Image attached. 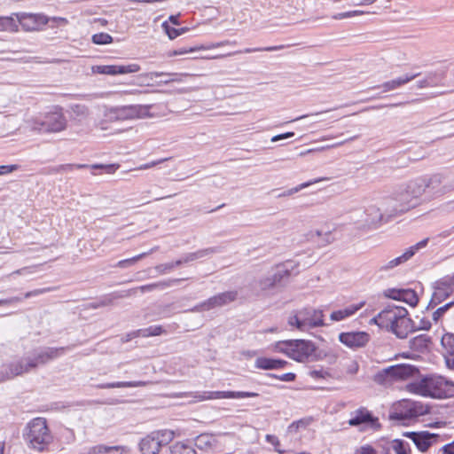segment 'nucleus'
Wrapping results in <instances>:
<instances>
[{
    "mask_svg": "<svg viewBox=\"0 0 454 454\" xmlns=\"http://www.w3.org/2000/svg\"><path fill=\"white\" fill-rule=\"evenodd\" d=\"M407 436L412 440L414 444L420 451H427L429 447L436 443L441 436L437 434L429 433L427 431L411 432Z\"/></svg>",
    "mask_w": 454,
    "mask_h": 454,
    "instance_id": "nucleus-20",
    "label": "nucleus"
},
{
    "mask_svg": "<svg viewBox=\"0 0 454 454\" xmlns=\"http://www.w3.org/2000/svg\"><path fill=\"white\" fill-rule=\"evenodd\" d=\"M194 444L198 449L207 451L216 446L217 440L214 434H201L195 438Z\"/></svg>",
    "mask_w": 454,
    "mask_h": 454,
    "instance_id": "nucleus-32",
    "label": "nucleus"
},
{
    "mask_svg": "<svg viewBox=\"0 0 454 454\" xmlns=\"http://www.w3.org/2000/svg\"><path fill=\"white\" fill-rule=\"evenodd\" d=\"M428 242V239H425L417 244L411 246L406 251L401 254L400 256L394 258L387 262H382L379 266V271H388L393 270L394 268L404 263L408 260H410L419 249L425 247Z\"/></svg>",
    "mask_w": 454,
    "mask_h": 454,
    "instance_id": "nucleus-14",
    "label": "nucleus"
},
{
    "mask_svg": "<svg viewBox=\"0 0 454 454\" xmlns=\"http://www.w3.org/2000/svg\"><path fill=\"white\" fill-rule=\"evenodd\" d=\"M23 435L27 445L37 451L44 450L52 441V435L43 418L32 419L26 427Z\"/></svg>",
    "mask_w": 454,
    "mask_h": 454,
    "instance_id": "nucleus-5",
    "label": "nucleus"
},
{
    "mask_svg": "<svg viewBox=\"0 0 454 454\" xmlns=\"http://www.w3.org/2000/svg\"><path fill=\"white\" fill-rule=\"evenodd\" d=\"M339 340L349 348H359L367 345L370 335L366 332L340 333Z\"/></svg>",
    "mask_w": 454,
    "mask_h": 454,
    "instance_id": "nucleus-18",
    "label": "nucleus"
},
{
    "mask_svg": "<svg viewBox=\"0 0 454 454\" xmlns=\"http://www.w3.org/2000/svg\"><path fill=\"white\" fill-rule=\"evenodd\" d=\"M302 321L305 324L308 332L311 329L325 326L324 311L311 306L298 309Z\"/></svg>",
    "mask_w": 454,
    "mask_h": 454,
    "instance_id": "nucleus-15",
    "label": "nucleus"
},
{
    "mask_svg": "<svg viewBox=\"0 0 454 454\" xmlns=\"http://www.w3.org/2000/svg\"><path fill=\"white\" fill-rule=\"evenodd\" d=\"M268 376L276 378L281 381H286V382L294 381L296 377L295 374L293 372H286V373H284L281 375H276V374L270 373V374H268Z\"/></svg>",
    "mask_w": 454,
    "mask_h": 454,
    "instance_id": "nucleus-55",
    "label": "nucleus"
},
{
    "mask_svg": "<svg viewBox=\"0 0 454 454\" xmlns=\"http://www.w3.org/2000/svg\"><path fill=\"white\" fill-rule=\"evenodd\" d=\"M0 31L16 32L18 31L17 18L0 17Z\"/></svg>",
    "mask_w": 454,
    "mask_h": 454,
    "instance_id": "nucleus-39",
    "label": "nucleus"
},
{
    "mask_svg": "<svg viewBox=\"0 0 454 454\" xmlns=\"http://www.w3.org/2000/svg\"><path fill=\"white\" fill-rule=\"evenodd\" d=\"M431 325H432L431 322L427 318L423 317L420 319L419 325H415V331H418V330L428 331L431 328Z\"/></svg>",
    "mask_w": 454,
    "mask_h": 454,
    "instance_id": "nucleus-60",
    "label": "nucleus"
},
{
    "mask_svg": "<svg viewBox=\"0 0 454 454\" xmlns=\"http://www.w3.org/2000/svg\"><path fill=\"white\" fill-rule=\"evenodd\" d=\"M389 371H391L392 380H407L419 374L418 367L408 364L389 366Z\"/></svg>",
    "mask_w": 454,
    "mask_h": 454,
    "instance_id": "nucleus-21",
    "label": "nucleus"
},
{
    "mask_svg": "<svg viewBox=\"0 0 454 454\" xmlns=\"http://www.w3.org/2000/svg\"><path fill=\"white\" fill-rule=\"evenodd\" d=\"M259 394L247 391H214V399L256 397Z\"/></svg>",
    "mask_w": 454,
    "mask_h": 454,
    "instance_id": "nucleus-33",
    "label": "nucleus"
},
{
    "mask_svg": "<svg viewBox=\"0 0 454 454\" xmlns=\"http://www.w3.org/2000/svg\"><path fill=\"white\" fill-rule=\"evenodd\" d=\"M321 179H316V180H313V181H309V182H307V183H302L300 185H298L297 187H294L293 189H290L286 194V195H291V194H294V192H298L299 191H301V189H304L308 186H309L310 184H315V183H317L318 181H320Z\"/></svg>",
    "mask_w": 454,
    "mask_h": 454,
    "instance_id": "nucleus-59",
    "label": "nucleus"
},
{
    "mask_svg": "<svg viewBox=\"0 0 454 454\" xmlns=\"http://www.w3.org/2000/svg\"><path fill=\"white\" fill-rule=\"evenodd\" d=\"M145 256H146V254H137V255H136V256H134L132 258H129V259L119 261L117 262V266L120 267V268L129 267L133 263L137 262V261L143 259Z\"/></svg>",
    "mask_w": 454,
    "mask_h": 454,
    "instance_id": "nucleus-50",
    "label": "nucleus"
},
{
    "mask_svg": "<svg viewBox=\"0 0 454 454\" xmlns=\"http://www.w3.org/2000/svg\"><path fill=\"white\" fill-rule=\"evenodd\" d=\"M170 454H196L190 442H176L169 447Z\"/></svg>",
    "mask_w": 454,
    "mask_h": 454,
    "instance_id": "nucleus-37",
    "label": "nucleus"
},
{
    "mask_svg": "<svg viewBox=\"0 0 454 454\" xmlns=\"http://www.w3.org/2000/svg\"><path fill=\"white\" fill-rule=\"evenodd\" d=\"M286 324L289 327V330L299 331V332H308L305 324L302 321V317L300 315L298 309L292 310L286 318Z\"/></svg>",
    "mask_w": 454,
    "mask_h": 454,
    "instance_id": "nucleus-31",
    "label": "nucleus"
},
{
    "mask_svg": "<svg viewBox=\"0 0 454 454\" xmlns=\"http://www.w3.org/2000/svg\"><path fill=\"white\" fill-rule=\"evenodd\" d=\"M364 305V302H361L359 304H352L342 309H339L333 311L330 315V318L332 321H341L351 316H353L356 311H358Z\"/></svg>",
    "mask_w": 454,
    "mask_h": 454,
    "instance_id": "nucleus-30",
    "label": "nucleus"
},
{
    "mask_svg": "<svg viewBox=\"0 0 454 454\" xmlns=\"http://www.w3.org/2000/svg\"><path fill=\"white\" fill-rule=\"evenodd\" d=\"M148 381H117L111 383H105L98 385V388H114V387H145L149 385Z\"/></svg>",
    "mask_w": 454,
    "mask_h": 454,
    "instance_id": "nucleus-36",
    "label": "nucleus"
},
{
    "mask_svg": "<svg viewBox=\"0 0 454 454\" xmlns=\"http://www.w3.org/2000/svg\"><path fill=\"white\" fill-rule=\"evenodd\" d=\"M206 301H207V306L208 310H211L215 308L223 307L222 304H220V300H219L217 294L208 298L207 300H206Z\"/></svg>",
    "mask_w": 454,
    "mask_h": 454,
    "instance_id": "nucleus-57",
    "label": "nucleus"
},
{
    "mask_svg": "<svg viewBox=\"0 0 454 454\" xmlns=\"http://www.w3.org/2000/svg\"><path fill=\"white\" fill-rule=\"evenodd\" d=\"M298 264L294 261H287L283 264L278 265L273 274L262 278L258 281L262 291L270 290L281 283L286 278L290 277Z\"/></svg>",
    "mask_w": 454,
    "mask_h": 454,
    "instance_id": "nucleus-10",
    "label": "nucleus"
},
{
    "mask_svg": "<svg viewBox=\"0 0 454 454\" xmlns=\"http://www.w3.org/2000/svg\"><path fill=\"white\" fill-rule=\"evenodd\" d=\"M66 348H45L44 349L41 350L40 352L36 353L35 357L32 359L36 362L37 365L39 364H46L48 361L52 360L54 358H57L60 356Z\"/></svg>",
    "mask_w": 454,
    "mask_h": 454,
    "instance_id": "nucleus-27",
    "label": "nucleus"
},
{
    "mask_svg": "<svg viewBox=\"0 0 454 454\" xmlns=\"http://www.w3.org/2000/svg\"><path fill=\"white\" fill-rule=\"evenodd\" d=\"M387 380H392L389 366L378 372L374 376V381L378 384H385Z\"/></svg>",
    "mask_w": 454,
    "mask_h": 454,
    "instance_id": "nucleus-47",
    "label": "nucleus"
},
{
    "mask_svg": "<svg viewBox=\"0 0 454 454\" xmlns=\"http://www.w3.org/2000/svg\"><path fill=\"white\" fill-rule=\"evenodd\" d=\"M287 362L282 359L258 357L255 360L254 365L262 370H276L285 367Z\"/></svg>",
    "mask_w": 454,
    "mask_h": 454,
    "instance_id": "nucleus-29",
    "label": "nucleus"
},
{
    "mask_svg": "<svg viewBox=\"0 0 454 454\" xmlns=\"http://www.w3.org/2000/svg\"><path fill=\"white\" fill-rule=\"evenodd\" d=\"M454 306V301H450L446 304H444L442 307H439L434 313H433V320L434 322H437L450 308Z\"/></svg>",
    "mask_w": 454,
    "mask_h": 454,
    "instance_id": "nucleus-48",
    "label": "nucleus"
},
{
    "mask_svg": "<svg viewBox=\"0 0 454 454\" xmlns=\"http://www.w3.org/2000/svg\"><path fill=\"white\" fill-rule=\"evenodd\" d=\"M395 450L396 454H408L405 444L402 441H399L396 443V445L395 446Z\"/></svg>",
    "mask_w": 454,
    "mask_h": 454,
    "instance_id": "nucleus-64",
    "label": "nucleus"
},
{
    "mask_svg": "<svg viewBox=\"0 0 454 454\" xmlns=\"http://www.w3.org/2000/svg\"><path fill=\"white\" fill-rule=\"evenodd\" d=\"M437 454H454V441L440 448Z\"/></svg>",
    "mask_w": 454,
    "mask_h": 454,
    "instance_id": "nucleus-61",
    "label": "nucleus"
},
{
    "mask_svg": "<svg viewBox=\"0 0 454 454\" xmlns=\"http://www.w3.org/2000/svg\"><path fill=\"white\" fill-rule=\"evenodd\" d=\"M183 280H184V278H171V279H168V280H164V281H160L157 283L141 286H138L136 288H131V289L121 292V293H114L112 294L101 297L98 301L90 302L88 307L90 309H98L101 307L109 306V305L113 304L114 300L135 295L137 294L138 291H140L141 293H145V292H153L156 289L163 290L167 287L176 285Z\"/></svg>",
    "mask_w": 454,
    "mask_h": 454,
    "instance_id": "nucleus-6",
    "label": "nucleus"
},
{
    "mask_svg": "<svg viewBox=\"0 0 454 454\" xmlns=\"http://www.w3.org/2000/svg\"><path fill=\"white\" fill-rule=\"evenodd\" d=\"M18 169L17 165H1L0 176L7 175Z\"/></svg>",
    "mask_w": 454,
    "mask_h": 454,
    "instance_id": "nucleus-62",
    "label": "nucleus"
},
{
    "mask_svg": "<svg viewBox=\"0 0 454 454\" xmlns=\"http://www.w3.org/2000/svg\"><path fill=\"white\" fill-rule=\"evenodd\" d=\"M31 129L39 132H60L66 129L67 119L60 108L27 119Z\"/></svg>",
    "mask_w": 454,
    "mask_h": 454,
    "instance_id": "nucleus-7",
    "label": "nucleus"
},
{
    "mask_svg": "<svg viewBox=\"0 0 454 454\" xmlns=\"http://www.w3.org/2000/svg\"><path fill=\"white\" fill-rule=\"evenodd\" d=\"M36 366V362H35L34 359H31V357L24 358L16 363H12L9 365L10 372L8 373V378H12L24 372H27Z\"/></svg>",
    "mask_w": 454,
    "mask_h": 454,
    "instance_id": "nucleus-24",
    "label": "nucleus"
},
{
    "mask_svg": "<svg viewBox=\"0 0 454 454\" xmlns=\"http://www.w3.org/2000/svg\"><path fill=\"white\" fill-rule=\"evenodd\" d=\"M49 19H50L49 22L52 23L51 25V27H59V26H66L67 24H68L67 19L63 18V17H51V18H49Z\"/></svg>",
    "mask_w": 454,
    "mask_h": 454,
    "instance_id": "nucleus-58",
    "label": "nucleus"
},
{
    "mask_svg": "<svg viewBox=\"0 0 454 454\" xmlns=\"http://www.w3.org/2000/svg\"><path fill=\"white\" fill-rule=\"evenodd\" d=\"M175 267H177L176 265V261L171 262L159 264L155 267V270L159 274L164 275V274L170 272Z\"/></svg>",
    "mask_w": 454,
    "mask_h": 454,
    "instance_id": "nucleus-52",
    "label": "nucleus"
},
{
    "mask_svg": "<svg viewBox=\"0 0 454 454\" xmlns=\"http://www.w3.org/2000/svg\"><path fill=\"white\" fill-rule=\"evenodd\" d=\"M153 105H128L106 108L104 116L109 121H122L150 117Z\"/></svg>",
    "mask_w": 454,
    "mask_h": 454,
    "instance_id": "nucleus-8",
    "label": "nucleus"
},
{
    "mask_svg": "<svg viewBox=\"0 0 454 454\" xmlns=\"http://www.w3.org/2000/svg\"><path fill=\"white\" fill-rule=\"evenodd\" d=\"M265 439L269 443L274 446L275 451L278 452V454H284L286 452L285 450L280 448V442L276 435L267 434L265 436Z\"/></svg>",
    "mask_w": 454,
    "mask_h": 454,
    "instance_id": "nucleus-51",
    "label": "nucleus"
},
{
    "mask_svg": "<svg viewBox=\"0 0 454 454\" xmlns=\"http://www.w3.org/2000/svg\"><path fill=\"white\" fill-rule=\"evenodd\" d=\"M449 296V293L442 287H437L434 292L427 308L434 307L442 302Z\"/></svg>",
    "mask_w": 454,
    "mask_h": 454,
    "instance_id": "nucleus-40",
    "label": "nucleus"
},
{
    "mask_svg": "<svg viewBox=\"0 0 454 454\" xmlns=\"http://www.w3.org/2000/svg\"><path fill=\"white\" fill-rule=\"evenodd\" d=\"M377 320L388 322L391 331L399 339H404L410 333L415 332V324L408 317V311L403 307L387 305L372 319L373 322Z\"/></svg>",
    "mask_w": 454,
    "mask_h": 454,
    "instance_id": "nucleus-4",
    "label": "nucleus"
},
{
    "mask_svg": "<svg viewBox=\"0 0 454 454\" xmlns=\"http://www.w3.org/2000/svg\"><path fill=\"white\" fill-rule=\"evenodd\" d=\"M217 296L220 300V304H222V306H225L237 300L238 291H226L223 293L217 294Z\"/></svg>",
    "mask_w": 454,
    "mask_h": 454,
    "instance_id": "nucleus-45",
    "label": "nucleus"
},
{
    "mask_svg": "<svg viewBox=\"0 0 454 454\" xmlns=\"http://www.w3.org/2000/svg\"><path fill=\"white\" fill-rule=\"evenodd\" d=\"M206 301H207V306L208 310H211L215 308L223 307L222 304H220V300H219L217 294L208 298L207 300H206Z\"/></svg>",
    "mask_w": 454,
    "mask_h": 454,
    "instance_id": "nucleus-56",
    "label": "nucleus"
},
{
    "mask_svg": "<svg viewBox=\"0 0 454 454\" xmlns=\"http://www.w3.org/2000/svg\"><path fill=\"white\" fill-rule=\"evenodd\" d=\"M124 448L121 446H106L98 444L89 449L88 454H121Z\"/></svg>",
    "mask_w": 454,
    "mask_h": 454,
    "instance_id": "nucleus-35",
    "label": "nucleus"
},
{
    "mask_svg": "<svg viewBox=\"0 0 454 454\" xmlns=\"http://www.w3.org/2000/svg\"><path fill=\"white\" fill-rule=\"evenodd\" d=\"M419 74H404L403 76L397 77L395 79H393L391 81H387L381 85L377 86V88H382L383 92H387L390 90H395L406 83L410 82L416 77H418Z\"/></svg>",
    "mask_w": 454,
    "mask_h": 454,
    "instance_id": "nucleus-28",
    "label": "nucleus"
},
{
    "mask_svg": "<svg viewBox=\"0 0 454 454\" xmlns=\"http://www.w3.org/2000/svg\"><path fill=\"white\" fill-rule=\"evenodd\" d=\"M284 48H286L285 45L269 46V47H264V48H247L243 51H238L233 53H228L226 55L231 56V55L238 54V53H252V52H258V51H276L283 50Z\"/></svg>",
    "mask_w": 454,
    "mask_h": 454,
    "instance_id": "nucleus-44",
    "label": "nucleus"
},
{
    "mask_svg": "<svg viewBox=\"0 0 454 454\" xmlns=\"http://www.w3.org/2000/svg\"><path fill=\"white\" fill-rule=\"evenodd\" d=\"M170 75H176V74H172V73H164V72H150V73L142 74L138 76V78L141 80V82H139V84L140 85L145 84L147 86H150V85H153L151 81H153V78L160 77V76H169L170 77Z\"/></svg>",
    "mask_w": 454,
    "mask_h": 454,
    "instance_id": "nucleus-41",
    "label": "nucleus"
},
{
    "mask_svg": "<svg viewBox=\"0 0 454 454\" xmlns=\"http://www.w3.org/2000/svg\"><path fill=\"white\" fill-rule=\"evenodd\" d=\"M348 425L351 427H359L362 431L368 428L379 429L380 427L379 419L374 417L370 411L364 407L351 413Z\"/></svg>",
    "mask_w": 454,
    "mask_h": 454,
    "instance_id": "nucleus-11",
    "label": "nucleus"
},
{
    "mask_svg": "<svg viewBox=\"0 0 454 454\" xmlns=\"http://www.w3.org/2000/svg\"><path fill=\"white\" fill-rule=\"evenodd\" d=\"M400 411L396 413L397 416L404 419H411L422 416L428 412L427 406H425L419 402L411 400H403L399 403Z\"/></svg>",
    "mask_w": 454,
    "mask_h": 454,
    "instance_id": "nucleus-19",
    "label": "nucleus"
},
{
    "mask_svg": "<svg viewBox=\"0 0 454 454\" xmlns=\"http://www.w3.org/2000/svg\"><path fill=\"white\" fill-rule=\"evenodd\" d=\"M18 25L20 24L26 31L39 30L43 25L49 23V17L41 13H20L16 14Z\"/></svg>",
    "mask_w": 454,
    "mask_h": 454,
    "instance_id": "nucleus-16",
    "label": "nucleus"
},
{
    "mask_svg": "<svg viewBox=\"0 0 454 454\" xmlns=\"http://www.w3.org/2000/svg\"><path fill=\"white\" fill-rule=\"evenodd\" d=\"M235 44H236L235 41L225 40V41H222V42H218V43H210L207 45H198V46L190 47V48L184 47V48H180L179 50H175L173 51H170L168 53V56L172 57V56L183 55V54H186L189 52H194V51H200V50H210V49L219 48V47H222L224 45H235Z\"/></svg>",
    "mask_w": 454,
    "mask_h": 454,
    "instance_id": "nucleus-25",
    "label": "nucleus"
},
{
    "mask_svg": "<svg viewBox=\"0 0 454 454\" xmlns=\"http://www.w3.org/2000/svg\"><path fill=\"white\" fill-rule=\"evenodd\" d=\"M415 181L417 184L422 183V194L427 192L431 196H441L450 191L447 186L442 185V176L439 174L433 175L430 177H419Z\"/></svg>",
    "mask_w": 454,
    "mask_h": 454,
    "instance_id": "nucleus-13",
    "label": "nucleus"
},
{
    "mask_svg": "<svg viewBox=\"0 0 454 454\" xmlns=\"http://www.w3.org/2000/svg\"><path fill=\"white\" fill-rule=\"evenodd\" d=\"M356 454H378V453H377L376 450L374 448H372V446L364 445V446L360 447V449H358L356 450Z\"/></svg>",
    "mask_w": 454,
    "mask_h": 454,
    "instance_id": "nucleus-63",
    "label": "nucleus"
},
{
    "mask_svg": "<svg viewBox=\"0 0 454 454\" xmlns=\"http://www.w3.org/2000/svg\"><path fill=\"white\" fill-rule=\"evenodd\" d=\"M71 116L78 121L85 120L90 115L89 107L82 104H74L70 106Z\"/></svg>",
    "mask_w": 454,
    "mask_h": 454,
    "instance_id": "nucleus-38",
    "label": "nucleus"
},
{
    "mask_svg": "<svg viewBox=\"0 0 454 454\" xmlns=\"http://www.w3.org/2000/svg\"><path fill=\"white\" fill-rule=\"evenodd\" d=\"M56 287H45V288H40V289H35L33 291L27 292L24 295L25 298H30L33 296H36L39 294H46L51 291L56 290Z\"/></svg>",
    "mask_w": 454,
    "mask_h": 454,
    "instance_id": "nucleus-53",
    "label": "nucleus"
},
{
    "mask_svg": "<svg viewBox=\"0 0 454 454\" xmlns=\"http://www.w3.org/2000/svg\"><path fill=\"white\" fill-rule=\"evenodd\" d=\"M219 249L217 247H208L198 250L196 252L188 253L184 254L182 258L176 261V266H181L185 263H189L191 262L201 259L206 256H209L215 253H218Z\"/></svg>",
    "mask_w": 454,
    "mask_h": 454,
    "instance_id": "nucleus-26",
    "label": "nucleus"
},
{
    "mask_svg": "<svg viewBox=\"0 0 454 454\" xmlns=\"http://www.w3.org/2000/svg\"><path fill=\"white\" fill-rule=\"evenodd\" d=\"M164 333L162 326L160 325H152L146 329H142V336H158Z\"/></svg>",
    "mask_w": 454,
    "mask_h": 454,
    "instance_id": "nucleus-49",
    "label": "nucleus"
},
{
    "mask_svg": "<svg viewBox=\"0 0 454 454\" xmlns=\"http://www.w3.org/2000/svg\"><path fill=\"white\" fill-rule=\"evenodd\" d=\"M442 348L450 356H454V334L447 333L441 339Z\"/></svg>",
    "mask_w": 454,
    "mask_h": 454,
    "instance_id": "nucleus-43",
    "label": "nucleus"
},
{
    "mask_svg": "<svg viewBox=\"0 0 454 454\" xmlns=\"http://www.w3.org/2000/svg\"><path fill=\"white\" fill-rule=\"evenodd\" d=\"M422 183L417 184L415 179L401 186L392 196L383 200L387 216H395L405 213L419 204L422 195Z\"/></svg>",
    "mask_w": 454,
    "mask_h": 454,
    "instance_id": "nucleus-1",
    "label": "nucleus"
},
{
    "mask_svg": "<svg viewBox=\"0 0 454 454\" xmlns=\"http://www.w3.org/2000/svg\"><path fill=\"white\" fill-rule=\"evenodd\" d=\"M119 164H63L52 168V172L68 171L74 168H90V169H103L108 174L114 173L118 168Z\"/></svg>",
    "mask_w": 454,
    "mask_h": 454,
    "instance_id": "nucleus-23",
    "label": "nucleus"
},
{
    "mask_svg": "<svg viewBox=\"0 0 454 454\" xmlns=\"http://www.w3.org/2000/svg\"><path fill=\"white\" fill-rule=\"evenodd\" d=\"M181 396L192 397L197 402H202V401H207V396L206 395V391H204V392L184 393V394L181 395Z\"/></svg>",
    "mask_w": 454,
    "mask_h": 454,
    "instance_id": "nucleus-54",
    "label": "nucleus"
},
{
    "mask_svg": "<svg viewBox=\"0 0 454 454\" xmlns=\"http://www.w3.org/2000/svg\"><path fill=\"white\" fill-rule=\"evenodd\" d=\"M141 67L138 64L131 63L129 65H100L93 66L91 71L93 74H125L140 71Z\"/></svg>",
    "mask_w": 454,
    "mask_h": 454,
    "instance_id": "nucleus-17",
    "label": "nucleus"
},
{
    "mask_svg": "<svg viewBox=\"0 0 454 454\" xmlns=\"http://www.w3.org/2000/svg\"><path fill=\"white\" fill-rule=\"evenodd\" d=\"M385 207V206L383 205ZM364 217L358 221L360 228L375 229L379 227L382 222H387L391 216H387L386 211L381 212L380 208L376 205L368 206L364 211Z\"/></svg>",
    "mask_w": 454,
    "mask_h": 454,
    "instance_id": "nucleus-12",
    "label": "nucleus"
},
{
    "mask_svg": "<svg viewBox=\"0 0 454 454\" xmlns=\"http://www.w3.org/2000/svg\"><path fill=\"white\" fill-rule=\"evenodd\" d=\"M385 295L393 300L402 301L411 307H415L419 302V297L412 289H387Z\"/></svg>",
    "mask_w": 454,
    "mask_h": 454,
    "instance_id": "nucleus-22",
    "label": "nucleus"
},
{
    "mask_svg": "<svg viewBox=\"0 0 454 454\" xmlns=\"http://www.w3.org/2000/svg\"><path fill=\"white\" fill-rule=\"evenodd\" d=\"M431 338L427 334H419L409 340V347L416 352H424L428 348Z\"/></svg>",
    "mask_w": 454,
    "mask_h": 454,
    "instance_id": "nucleus-34",
    "label": "nucleus"
},
{
    "mask_svg": "<svg viewBox=\"0 0 454 454\" xmlns=\"http://www.w3.org/2000/svg\"><path fill=\"white\" fill-rule=\"evenodd\" d=\"M92 43L98 45L109 44L113 42V37L107 33H98L92 35Z\"/></svg>",
    "mask_w": 454,
    "mask_h": 454,
    "instance_id": "nucleus-46",
    "label": "nucleus"
},
{
    "mask_svg": "<svg viewBox=\"0 0 454 454\" xmlns=\"http://www.w3.org/2000/svg\"><path fill=\"white\" fill-rule=\"evenodd\" d=\"M410 393L434 399L448 398L454 395V383L439 375H427L406 385Z\"/></svg>",
    "mask_w": 454,
    "mask_h": 454,
    "instance_id": "nucleus-2",
    "label": "nucleus"
},
{
    "mask_svg": "<svg viewBox=\"0 0 454 454\" xmlns=\"http://www.w3.org/2000/svg\"><path fill=\"white\" fill-rule=\"evenodd\" d=\"M161 26H162L163 30L168 35V36L170 40L176 38L177 36L186 33L189 30L188 27H181V28L172 27L168 23V21H164Z\"/></svg>",
    "mask_w": 454,
    "mask_h": 454,
    "instance_id": "nucleus-42",
    "label": "nucleus"
},
{
    "mask_svg": "<svg viewBox=\"0 0 454 454\" xmlns=\"http://www.w3.org/2000/svg\"><path fill=\"white\" fill-rule=\"evenodd\" d=\"M275 352L285 354L289 358L300 362H314L319 360L317 345L309 340L296 339L275 342L272 345Z\"/></svg>",
    "mask_w": 454,
    "mask_h": 454,
    "instance_id": "nucleus-3",
    "label": "nucleus"
},
{
    "mask_svg": "<svg viewBox=\"0 0 454 454\" xmlns=\"http://www.w3.org/2000/svg\"><path fill=\"white\" fill-rule=\"evenodd\" d=\"M175 437L172 430L161 429L153 431L139 442V450L142 454H159L163 446L168 445Z\"/></svg>",
    "mask_w": 454,
    "mask_h": 454,
    "instance_id": "nucleus-9",
    "label": "nucleus"
}]
</instances>
